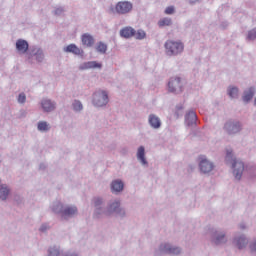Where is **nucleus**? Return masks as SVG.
<instances>
[{
	"label": "nucleus",
	"mask_w": 256,
	"mask_h": 256,
	"mask_svg": "<svg viewBox=\"0 0 256 256\" xmlns=\"http://www.w3.org/2000/svg\"><path fill=\"white\" fill-rule=\"evenodd\" d=\"M167 55H179L183 53L185 46L179 41L168 40L164 45Z\"/></svg>",
	"instance_id": "obj_1"
},
{
	"label": "nucleus",
	"mask_w": 256,
	"mask_h": 256,
	"mask_svg": "<svg viewBox=\"0 0 256 256\" xmlns=\"http://www.w3.org/2000/svg\"><path fill=\"white\" fill-rule=\"evenodd\" d=\"M93 103L95 107H104V105H107V103H109V96L107 95V92H96L93 96Z\"/></svg>",
	"instance_id": "obj_2"
},
{
	"label": "nucleus",
	"mask_w": 256,
	"mask_h": 256,
	"mask_svg": "<svg viewBox=\"0 0 256 256\" xmlns=\"http://www.w3.org/2000/svg\"><path fill=\"white\" fill-rule=\"evenodd\" d=\"M168 89L171 93H181L183 91V84L181 78H172L168 83Z\"/></svg>",
	"instance_id": "obj_3"
},
{
	"label": "nucleus",
	"mask_w": 256,
	"mask_h": 256,
	"mask_svg": "<svg viewBox=\"0 0 256 256\" xmlns=\"http://www.w3.org/2000/svg\"><path fill=\"white\" fill-rule=\"evenodd\" d=\"M233 174L235 176V179H241V176L243 175V171L245 169V165L241 161L234 160L232 164Z\"/></svg>",
	"instance_id": "obj_4"
},
{
	"label": "nucleus",
	"mask_w": 256,
	"mask_h": 256,
	"mask_svg": "<svg viewBox=\"0 0 256 256\" xmlns=\"http://www.w3.org/2000/svg\"><path fill=\"white\" fill-rule=\"evenodd\" d=\"M131 9H133V4H131L128 1L118 2L116 5V11L120 15H125V13H129V11H131Z\"/></svg>",
	"instance_id": "obj_5"
},
{
	"label": "nucleus",
	"mask_w": 256,
	"mask_h": 256,
	"mask_svg": "<svg viewBox=\"0 0 256 256\" xmlns=\"http://www.w3.org/2000/svg\"><path fill=\"white\" fill-rule=\"evenodd\" d=\"M224 128L229 135H234V133H239V131H241V124L228 122L225 124Z\"/></svg>",
	"instance_id": "obj_6"
},
{
	"label": "nucleus",
	"mask_w": 256,
	"mask_h": 256,
	"mask_svg": "<svg viewBox=\"0 0 256 256\" xmlns=\"http://www.w3.org/2000/svg\"><path fill=\"white\" fill-rule=\"evenodd\" d=\"M200 170L202 173H211V171H213V163H211L206 158H201Z\"/></svg>",
	"instance_id": "obj_7"
},
{
	"label": "nucleus",
	"mask_w": 256,
	"mask_h": 256,
	"mask_svg": "<svg viewBox=\"0 0 256 256\" xmlns=\"http://www.w3.org/2000/svg\"><path fill=\"white\" fill-rule=\"evenodd\" d=\"M16 49L19 51V53H27L29 49V43L23 39H19L16 42Z\"/></svg>",
	"instance_id": "obj_8"
},
{
	"label": "nucleus",
	"mask_w": 256,
	"mask_h": 256,
	"mask_svg": "<svg viewBox=\"0 0 256 256\" xmlns=\"http://www.w3.org/2000/svg\"><path fill=\"white\" fill-rule=\"evenodd\" d=\"M101 67H102L101 63L97 61H90L82 64L80 66V69L83 71L85 69H101Z\"/></svg>",
	"instance_id": "obj_9"
},
{
	"label": "nucleus",
	"mask_w": 256,
	"mask_h": 256,
	"mask_svg": "<svg viewBox=\"0 0 256 256\" xmlns=\"http://www.w3.org/2000/svg\"><path fill=\"white\" fill-rule=\"evenodd\" d=\"M120 35L125 39H129L131 37H134L135 29H133L132 27H125L120 31Z\"/></svg>",
	"instance_id": "obj_10"
},
{
	"label": "nucleus",
	"mask_w": 256,
	"mask_h": 256,
	"mask_svg": "<svg viewBox=\"0 0 256 256\" xmlns=\"http://www.w3.org/2000/svg\"><path fill=\"white\" fill-rule=\"evenodd\" d=\"M82 44L86 47H93L95 43V39L90 34H84L82 35Z\"/></svg>",
	"instance_id": "obj_11"
},
{
	"label": "nucleus",
	"mask_w": 256,
	"mask_h": 256,
	"mask_svg": "<svg viewBox=\"0 0 256 256\" xmlns=\"http://www.w3.org/2000/svg\"><path fill=\"white\" fill-rule=\"evenodd\" d=\"M162 250L165 251V253H169L170 255H179V253H181V249L172 247L170 244H165Z\"/></svg>",
	"instance_id": "obj_12"
},
{
	"label": "nucleus",
	"mask_w": 256,
	"mask_h": 256,
	"mask_svg": "<svg viewBox=\"0 0 256 256\" xmlns=\"http://www.w3.org/2000/svg\"><path fill=\"white\" fill-rule=\"evenodd\" d=\"M149 123L154 129H159V127H161V120L153 114L149 116Z\"/></svg>",
	"instance_id": "obj_13"
},
{
	"label": "nucleus",
	"mask_w": 256,
	"mask_h": 256,
	"mask_svg": "<svg viewBox=\"0 0 256 256\" xmlns=\"http://www.w3.org/2000/svg\"><path fill=\"white\" fill-rule=\"evenodd\" d=\"M137 159L142 165H147V160L145 159V147L140 146L137 151Z\"/></svg>",
	"instance_id": "obj_14"
},
{
	"label": "nucleus",
	"mask_w": 256,
	"mask_h": 256,
	"mask_svg": "<svg viewBox=\"0 0 256 256\" xmlns=\"http://www.w3.org/2000/svg\"><path fill=\"white\" fill-rule=\"evenodd\" d=\"M64 51L67 53H74V55H81L83 53V51L79 49V47H77L75 44L68 45Z\"/></svg>",
	"instance_id": "obj_15"
},
{
	"label": "nucleus",
	"mask_w": 256,
	"mask_h": 256,
	"mask_svg": "<svg viewBox=\"0 0 256 256\" xmlns=\"http://www.w3.org/2000/svg\"><path fill=\"white\" fill-rule=\"evenodd\" d=\"M185 120L188 125H193L197 121V114L194 111H190L186 114Z\"/></svg>",
	"instance_id": "obj_16"
},
{
	"label": "nucleus",
	"mask_w": 256,
	"mask_h": 256,
	"mask_svg": "<svg viewBox=\"0 0 256 256\" xmlns=\"http://www.w3.org/2000/svg\"><path fill=\"white\" fill-rule=\"evenodd\" d=\"M123 182L121 180H115L111 184L112 191L119 193L120 191H123Z\"/></svg>",
	"instance_id": "obj_17"
},
{
	"label": "nucleus",
	"mask_w": 256,
	"mask_h": 256,
	"mask_svg": "<svg viewBox=\"0 0 256 256\" xmlns=\"http://www.w3.org/2000/svg\"><path fill=\"white\" fill-rule=\"evenodd\" d=\"M253 95H255V89L250 88L248 91L244 92L243 101L244 103H249L253 99Z\"/></svg>",
	"instance_id": "obj_18"
},
{
	"label": "nucleus",
	"mask_w": 256,
	"mask_h": 256,
	"mask_svg": "<svg viewBox=\"0 0 256 256\" xmlns=\"http://www.w3.org/2000/svg\"><path fill=\"white\" fill-rule=\"evenodd\" d=\"M42 108L46 112L53 111V109H55V104H53L51 100H43Z\"/></svg>",
	"instance_id": "obj_19"
},
{
	"label": "nucleus",
	"mask_w": 256,
	"mask_h": 256,
	"mask_svg": "<svg viewBox=\"0 0 256 256\" xmlns=\"http://www.w3.org/2000/svg\"><path fill=\"white\" fill-rule=\"evenodd\" d=\"M8 195H9V189L7 188V186L2 185L0 187V199H2V201H5Z\"/></svg>",
	"instance_id": "obj_20"
},
{
	"label": "nucleus",
	"mask_w": 256,
	"mask_h": 256,
	"mask_svg": "<svg viewBox=\"0 0 256 256\" xmlns=\"http://www.w3.org/2000/svg\"><path fill=\"white\" fill-rule=\"evenodd\" d=\"M77 213V207L75 206H72V207H67L65 210H64V215L66 217H71V215H75Z\"/></svg>",
	"instance_id": "obj_21"
},
{
	"label": "nucleus",
	"mask_w": 256,
	"mask_h": 256,
	"mask_svg": "<svg viewBox=\"0 0 256 256\" xmlns=\"http://www.w3.org/2000/svg\"><path fill=\"white\" fill-rule=\"evenodd\" d=\"M96 51H98V53H107V45L103 42L98 43Z\"/></svg>",
	"instance_id": "obj_22"
},
{
	"label": "nucleus",
	"mask_w": 256,
	"mask_h": 256,
	"mask_svg": "<svg viewBox=\"0 0 256 256\" xmlns=\"http://www.w3.org/2000/svg\"><path fill=\"white\" fill-rule=\"evenodd\" d=\"M247 245V239L245 237H240L237 239V247L238 249H243Z\"/></svg>",
	"instance_id": "obj_23"
},
{
	"label": "nucleus",
	"mask_w": 256,
	"mask_h": 256,
	"mask_svg": "<svg viewBox=\"0 0 256 256\" xmlns=\"http://www.w3.org/2000/svg\"><path fill=\"white\" fill-rule=\"evenodd\" d=\"M228 95L232 99H235V97H237V95H239V89H237L235 87L230 88L229 91H228Z\"/></svg>",
	"instance_id": "obj_24"
},
{
	"label": "nucleus",
	"mask_w": 256,
	"mask_h": 256,
	"mask_svg": "<svg viewBox=\"0 0 256 256\" xmlns=\"http://www.w3.org/2000/svg\"><path fill=\"white\" fill-rule=\"evenodd\" d=\"M38 130L39 131H49V124H47V122H39Z\"/></svg>",
	"instance_id": "obj_25"
},
{
	"label": "nucleus",
	"mask_w": 256,
	"mask_h": 256,
	"mask_svg": "<svg viewBox=\"0 0 256 256\" xmlns=\"http://www.w3.org/2000/svg\"><path fill=\"white\" fill-rule=\"evenodd\" d=\"M121 206V202H119V201H115L114 203H112L111 205H110V211L111 212H117L118 210H119V207Z\"/></svg>",
	"instance_id": "obj_26"
},
{
	"label": "nucleus",
	"mask_w": 256,
	"mask_h": 256,
	"mask_svg": "<svg viewBox=\"0 0 256 256\" xmlns=\"http://www.w3.org/2000/svg\"><path fill=\"white\" fill-rule=\"evenodd\" d=\"M159 27H165L171 25V19L164 18L158 22Z\"/></svg>",
	"instance_id": "obj_27"
},
{
	"label": "nucleus",
	"mask_w": 256,
	"mask_h": 256,
	"mask_svg": "<svg viewBox=\"0 0 256 256\" xmlns=\"http://www.w3.org/2000/svg\"><path fill=\"white\" fill-rule=\"evenodd\" d=\"M214 243L216 245H219L220 243H225V236H224V234L217 235L216 238L214 239Z\"/></svg>",
	"instance_id": "obj_28"
},
{
	"label": "nucleus",
	"mask_w": 256,
	"mask_h": 256,
	"mask_svg": "<svg viewBox=\"0 0 256 256\" xmlns=\"http://www.w3.org/2000/svg\"><path fill=\"white\" fill-rule=\"evenodd\" d=\"M145 31H143V30H138L137 32H135V35H134V37L136 38V39H145Z\"/></svg>",
	"instance_id": "obj_29"
},
{
	"label": "nucleus",
	"mask_w": 256,
	"mask_h": 256,
	"mask_svg": "<svg viewBox=\"0 0 256 256\" xmlns=\"http://www.w3.org/2000/svg\"><path fill=\"white\" fill-rule=\"evenodd\" d=\"M73 109L74 111H81V109H83V104H81L79 101H75L73 103Z\"/></svg>",
	"instance_id": "obj_30"
},
{
	"label": "nucleus",
	"mask_w": 256,
	"mask_h": 256,
	"mask_svg": "<svg viewBox=\"0 0 256 256\" xmlns=\"http://www.w3.org/2000/svg\"><path fill=\"white\" fill-rule=\"evenodd\" d=\"M248 39L249 41H253L256 39V29H253L248 33Z\"/></svg>",
	"instance_id": "obj_31"
},
{
	"label": "nucleus",
	"mask_w": 256,
	"mask_h": 256,
	"mask_svg": "<svg viewBox=\"0 0 256 256\" xmlns=\"http://www.w3.org/2000/svg\"><path fill=\"white\" fill-rule=\"evenodd\" d=\"M48 256H59V250L57 248H50Z\"/></svg>",
	"instance_id": "obj_32"
},
{
	"label": "nucleus",
	"mask_w": 256,
	"mask_h": 256,
	"mask_svg": "<svg viewBox=\"0 0 256 256\" xmlns=\"http://www.w3.org/2000/svg\"><path fill=\"white\" fill-rule=\"evenodd\" d=\"M175 13V8L173 6H169L165 9L166 15H173Z\"/></svg>",
	"instance_id": "obj_33"
},
{
	"label": "nucleus",
	"mask_w": 256,
	"mask_h": 256,
	"mask_svg": "<svg viewBox=\"0 0 256 256\" xmlns=\"http://www.w3.org/2000/svg\"><path fill=\"white\" fill-rule=\"evenodd\" d=\"M27 100V97L25 96L24 93H21L18 97V102L19 103H25V101Z\"/></svg>",
	"instance_id": "obj_34"
},
{
	"label": "nucleus",
	"mask_w": 256,
	"mask_h": 256,
	"mask_svg": "<svg viewBox=\"0 0 256 256\" xmlns=\"http://www.w3.org/2000/svg\"><path fill=\"white\" fill-rule=\"evenodd\" d=\"M94 203H95V207H99V205H101L102 201L100 198H97V199H95Z\"/></svg>",
	"instance_id": "obj_35"
},
{
	"label": "nucleus",
	"mask_w": 256,
	"mask_h": 256,
	"mask_svg": "<svg viewBox=\"0 0 256 256\" xmlns=\"http://www.w3.org/2000/svg\"><path fill=\"white\" fill-rule=\"evenodd\" d=\"M251 251H256V241L250 245Z\"/></svg>",
	"instance_id": "obj_36"
},
{
	"label": "nucleus",
	"mask_w": 256,
	"mask_h": 256,
	"mask_svg": "<svg viewBox=\"0 0 256 256\" xmlns=\"http://www.w3.org/2000/svg\"><path fill=\"white\" fill-rule=\"evenodd\" d=\"M48 227L47 225H42L40 228V231H47Z\"/></svg>",
	"instance_id": "obj_37"
},
{
	"label": "nucleus",
	"mask_w": 256,
	"mask_h": 256,
	"mask_svg": "<svg viewBox=\"0 0 256 256\" xmlns=\"http://www.w3.org/2000/svg\"><path fill=\"white\" fill-rule=\"evenodd\" d=\"M230 157H231V151H230V152H229V151H227L226 158L230 159Z\"/></svg>",
	"instance_id": "obj_38"
},
{
	"label": "nucleus",
	"mask_w": 256,
	"mask_h": 256,
	"mask_svg": "<svg viewBox=\"0 0 256 256\" xmlns=\"http://www.w3.org/2000/svg\"><path fill=\"white\" fill-rule=\"evenodd\" d=\"M61 13V9L56 10V14Z\"/></svg>",
	"instance_id": "obj_39"
}]
</instances>
